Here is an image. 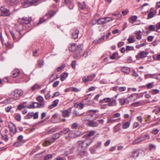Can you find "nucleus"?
Segmentation results:
<instances>
[{
	"instance_id": "obj_1",
	"label": "nucleus",
	"mask_w": 160,
	"mask_h": 160,
	"mask_svg": "<svg viewBox=\"0 0 160 160\" xmlns=\"http://www.w3.org/2000/svg\"><path fill=\"white\" fill-rule=\"evenodd\" d=\"M91 140L87 139L84 140H80L78 142V150L79 153L81 156L86 153L85 149L92 143Z\"/></svg>"
},
{
	"instance_id": "obj_2",
	"label": "nucleus",
	"mask_w": 160,
	"mask_h": 160,
	"mask_svg": "<svg viewBox=\"0 0 160 160\" xmlns=\"http://www.w3.org/2000/svg\"><path fill=\"white\" fill-rule=\"evenodd\" d=\"M40 0H27L24 2L23 5L24 8L32 6H35L40 2Z\"/></svg>"
},
{
	"instance_id": "obj_3",
	"label": "nucleus",
	"mask_w": 160,
	"mask_h": 160,
	"mask_svg": "<svg viewBox=\"0 0 160 160\" xmlns=\"http://www.w3.org/2000/svg\"><path fill=\"white\" fill-rule=\"evenodd\" d=\"M61 135L60 132L54 134L53 135L52 138L46 140L43 143L44 146H47L48 145L51 144L52 143L54 142V141L58 138L59 137L60 135Z\"/></svg>"
},
{
	"instance_id": "obj_4",
	"label": "nucleus",
	"mask_w": 160,
	"mask_h": 160,
	"mask_svg": "<svg viewBox=\"0 0 160 160\" xmlns=\"http://www.w3.org/2000/svg\"><path fill=\"white\" fill-rule=\"evenodd\" d=\"M146 138H149V136L148 134L145 135L140 137L134 140L132 142V144L134 145L138 143H139L144 140Z\"/></svg>"
},
{
	"instance_id": "obj_5",
	"label": "nucleus",
	"mask_w": 160,
	"mask_h": 160,
	"mask_svg": "<svg viewBox=\"0 0 160 160\" xmlns=\"http://www.w3.org/2000/svg\"><path fill=\"white\" fill-rule=\"evenodd\" d=\"M0 12L1 13L0 16L4 17L8 16L11 14L9 10L2 7H1L0 8Z\"/></svg>"
},
{
	"instance_id": "obj_6",
	"label": "nucleus",
	"mask_w": 160,
	"mask_h": 160,
	"mask_svg": "<svg viewBox=\"0 0 160 160\" xmlns=\"http://www.w3.org/2000/svg\"><path fill=\"white\" fill-rule=\"evenodd\" d=\"M31 18H30L24 17L19 18L18 21L21 24H28L30 23Z\"/></svg>"
},
{
	"instance_id": "obj_7",
	"label": "nucleus",
	"mask_w": 160,
	"mask_h": 160,
	"mask_svg": "<svg viewBox=\"0 0 160 160\" xmlns=\"http://www.w3.org/2000/svg\"><path fill=\"white\" fill-rule=\"evenodd\" d=\"M12 95L16 98H19L23 94V92L21 89H16L12 93Z\"/></svg>"
},
{
	"instance_id": "obj_8",
	"label": "nucleus",
	"mask_w": 160,
	"mask_h": 160,
	"mask_svg": "<svg viewBox=\"0 0 160 160\" xmlns=\"http://www.w3.org/2000/svg\"><path fill=\"white\" fill-rule=\"evenodd\" d=\"M77 137V135L74 131H70L69 132L68 137H66V138L67 140H70L69 138H75Z\"/></svg>"
},
{
	"instance_id": "obj_9",
	"label": "nucleus",
	"mask_w": 160,
	"mask_h": 160,
	"mask_svg": "<svg viewBox=\"0 0 160 160\" xmlns=\"http://www.w3.org/2000/svg\"><path fill=\"white\" fill-rule=\"evenodd\" d=\"M88 56V52H87L83 51H78L77 52V55L74 56V58H76V57L78 56H82L86 57Z\"/></svg>"
},
{
	"instance_id": "obj_10",
	"label": "nucleus",
	"mask_w": 160,
	"mask_h": 160,
	"mask_svg": "<svg viewBox=\"0 0 160 160\" xmlns=\"http://www.w3.org/2000/svg\"><path fill=\"white\" fill-rule=\"evenodd\" d=\"M148 53L146 51H142L136 56V58L138 59L144 58L146 56Z\"/></svg>"
},
{
	"instance_id": "obj_11",
	"label": "nucleus",
	"mask_w": 160,
	"mask_h": 160,
	"mask_svg": "<svg viewBox=\"0 0 160 160\" xmlns=\"http://www.w3.org/2000/svg\"><path fill=\"white\" fill-rule=\"evenodd\" d=\"M8 127L10 131L13 133H15L17 131V129L16 126L13 123H10L8 124Z\"/></svg>"
},
{
	"instance_id": "obj_12",
	"label": "nucleus",
	"mask_w": 160,
	"mask_h": 160,
	"mask_svg": "<svg viewBox=\"0 0 160 160\" xmlns=\"http://www.w3.org/2000/svg\"><path fill=\"white\" fill-rule=\"evenodd\" d=\"M56 13V12L52 10L49 11L48 13H47L44 18H47L46 19H48V18H51L53 17Z\"/></svg>"
},
{
	"instance_id": "obj_13",
	"label": "nucleus",
	"mask_w": 160,
	"mask_h": 160,
	"mask_svg": "<svg viewBox=\"0 0 160 160\" xmlns=\"http://www.w3.org/2000/svg\"><path fill=\"white\" fill-rule=\"evenodd\" d=\"M117 96V95L115 97L111 99V101L108 103V105L109 106H112L116 105L117 104L116 100Z\"/></svg>"
},
{
	"instance_id": "obj_14",
	"label": "nucleus",
	"mask_w": 160,
	"mask_h": 160,
	"mask_svg": "<svg viewBox=\"0 0 160 160\" xmlns=\"http://www.w3.org/2000/svg\"><path fill=\"white\" fill-rule=\"evenodd\" d=\"M87 125L89 127H96L98 125V124L95 121L90 120L87 123Z\"/></svg>"
},
{
	"instance_id": "obj_15",
	"label": "nucleus",
	"mask_w": 160,
	"mask_h": 160,
	"mask_svg": "<svg viewBox=\"0 0 160 160\" xmlns=\"http://www.w3.org/2000/svg\"><path fill=\"white\" fill-rule=\"evenodd\" d=\"M92 80L90 75H88L87 76H84L82 78V81L84 83L90 82Z\"/></svg>"
},
{
	"instance_id": "obj_16",
	"label": "nucleus",
	"mask_w": 160,
	"mask_h": 160,
	"mask_svg": "<svg viewBox=\"0 0 160 160\" xmlns=\"http://www.w3.org/2000/svg\"><path fill=\"white\" fill-rule=\"evenodd\" d=\"M79 33V31L78 29L75 30L72 33V37L74 39H76L78 38V34Z\"/></svg>"
},
{
	"instance_id": "obj_17",
	"label": "nucleus",
	"mask_w": 160,
	"mask_h": 160,
	"mask_svg": "<svg viewBox=\"0 0 160 160\" xmlns=\"http://www.w3.org/2000/svg\"><path fill=\"white\" fill-rule=\"evenodd\" d=\"M59 102V100L58 99H56L54 100L52 104L49 106V108L50 109H52L53 108L56 107L58 103Z\"/></svg>"
},
{
	"instance_id": "obj_18",
	"label": "nucleus",
	"mask_w": 160,
	"mask_h": 160,
	"mask_svg": "<svg viewBox=\"0 0 160 160\" xmlns=\"http://www.w3.org/2000/svg\"><path fill=\"white\" fill-rule=\"evenodd\" d=\"M157 11L156 10L154 11V12H149L148 15L147 19H148L153 17L155 15Z\"/></svg>"
},
{
	"instance_id": "obj_19",
	"label": "nucleus",
	"mask_w": 160,
	"mask_h": 160,
	"mask_svg": "<svg viewBox=\"0 0 160 160\" xmlns=\"http://www.w3.org/2000/svg\"><path fill=\"white\" fill-rule=\"evenodd\" d=\"M106 22V18H100L98 19V24H102Z\"/></svg>"
},
{
	"instance_id": "obj_20",
	"label": "nucleus",
	"mask_w": 160,
	"mask_h": 160,
	"mask_svg": "<svg viewBox=\"0 0 160 160\" xmlns=\"http://www.w3.org/2000/svg\"><path fill=\"white\" fill-rule=\"evenodd\" d=\"M130 157L133 158H136L138 157L136 150H134L132 152Z\"/></svg>"
},
{
	"instance_id": "obj_21",
	"label": "nucleus",
	"mask_w": 160,
	"mask_h": 160,
	"mask_svg": "<svg viewBox=\"0 0 160 160\" xmlns=\"http://www.w3.org/2000/svg\"><path fill=\"white\" fill-rule=\"evenodd\" d=\"M136 151L138 153V156H139L140 155H141L142 156L144 155L145 152L144 151L143 149H138L136 150Z\"/></svg>"
},
{
	"instance_id": "obj_22",
	"label": "nucleus",
	"mask_w": 160,
	"mask_h": 160,
	"mask_svg": "<svg viewBox=\"0 0 160 160\" xmlns=\"http://www.w3.org/2000/svg\"><path fill=\"white\" fill-rule=\"evenodd\" d=\"M104 37L105 35L104 34L102 35V37L101 38H100L98 40H94L93 41V43L95 44L100 43L104 39Z\"/></svg>"
},
{
	"instance_id": "obj_23",
	"label": "nucleus",
	"mask_w": 160,
	"mask_h": 160,
	"mask_svg": "<svg viewBox=\"0 0 160 160\" xmlns=\"http://www.w3.org/2000/svg\"><path fill=\"white\" fill-rule=\"evenodd\" d=\"M129 98H127L125 99L120 98L119 99V102L122 105H123L126 102H128V103L129 102V101L128 100Z\"/></svg>"
},
{
	"instance_id": "obj_24",
	"label": "nucleus",
	"mask_w": 160,
	"mask_h": 160,
	"mask_svg": "<svg viewBox=\"0 0 160 160\" xmlns=\"http://www.w3.org/2000/svg\"><path fill=\"white\" fill-rule=\"evenodd\" d=\"M113 118L108 117V123H113L117 121V119H113Z\"/></svg>"
},
{
	"instance_id": "obj_25",
	"label": "nucleus",
	"mask_w": 160,
	"mask_h": 160,
	"mask_svg": "<svg viewBox=\"0 0 160 160\" xmlns=\"http://www.w3.org/2000/svg\"><path fill=\"white\" fill-rule=\"evenodd\" d=\"M121 71L124 73H129L130 71L129 68L127 67H123L121 69Z\"/></svg>"
},
{
	"instance_id": "obj_26",
	"label": "nucleus",
	"mask_w": 160,
	"mask_h": 160,
	"mask_svg": "<svg viewBox=\"0 0 160 160\" xmlns=\"http://www.w3.org/2000/svg\"><path fill=\"white\" fill-rule=\"evenodd\" d=\"M143 103L142 101H139L138 102L133 103L132 104V105L135 107L138 106H141L143 105Z\"/></svg>"
},
{
	"instance_id": "obj_27",
	"label": "nucleus",
	"mask_w": 160,
	"mask_h": 160,
	"mask_svg": "<svg viewBox=\"0 0 160 160\" xmlns=\"http://www.w3.org/2000/svg\"><path fill=\"white\" fill-rule=\"evenodd\" d=\"M110 98H105L103 99L100 100V102L101 103H105V102H108L111 101Z\"/></svg>"
},
{
	"instance_id": "obj_28",
	"label": "nucleus",
	"mask_w": 160,
	"mask_h": 160,
	"mask_svg": "<svg viewBox=\"0 0 160 160\" xmlns=\"http://www.w3.org/2000/svg\"><path fill=\"white\" fill-rule=\"evenodd\" d=\"M12 100H15L16 99H15L14 98H8L6 100L3 101L2 102V103H10L11 102Z\"/></svg>"
},
{
	"instance_id": "obj_29",
	"label": "nucleus",
	"mask_w": 160,
	"mask_h": 160,
	"mask_svg": "<svg viewBox=\"0 0 160 160\" xmlns=\"http://www.w3.org/2000/svg\"><path fill=\"white\" fill-rule=\"evenodd\" d=\"M20 72L18 69H16L14 71H13L12 73V77L14 78H15L17 77L19 73Z\"/></svg>"
},
{
	"instance_id": "obj_30",
	"label": "nucleus",
	"mask_w": 160,
	"mask_h": 160,
	"mask_svg": "<svg viewBox=\"0 0 160 160\" xmlns=\"http://www.w3.org/2000/svg\"><path fill=\"white\" fill-rule=\"evenodd\" d=\"M79 8L82 10H83L86 8L85 2H83L82 3H79L78 5Z\"/></svg>"
},
{
	"instance_id": "obj_31",
	"label": "nucleus",
	"mask_w": 160,
	"mask_h": 160,
	"mask_svg": "<svg viewBox=\"0 0 160 160\" xmlns=\"http://www.w3.org/2000/svg\"><path fill=\"white\" fill-rule=\"evenodd\" d=\"M69 129L68 128H65L63 130L60 131L59 132L61 135H62V134H66L68 132H69Z\"/></svg>"
},
{
	"instance_id": "obj_32",
	"label": "nucleus",
	"mask_w": 160,
	"mask_h": 160,
	"mask_svg": "<svg viewBox=\"0 0 160 160\" xmlns=\"http://www.w3.org/2000/svg\"><path fill=\"white\" fill-rule=\"evenodd\" d=\"M130 123L128 122H125L122 125V128L124 129H126L128 128L130 126Z\"/></svg>"
},
{
	"instance_id": "obj_33",
	"label": "nucleus",
	"mask_w": 160,
	"mask_h": 160,
	"mask_svg": "<svg viewBox=\"0 0 160 160\" xmlns=\"http://www.w3.org/2000/svg\"><path fill=\"white\" fill-rule=\"evenodd\" d=\"M62 114L64 117H68L69 116L68 111L67 110L62 111Z\"/></svg>"
},
{
	"instance_id": "obj_34",
	"label": "nucleus",
	"mask_w": 160,
	"mask_h": 160,
	"mask_svg": "<svg viewBox=\"0 0 160 160\" xmlns=\"http://www.w3.org/2000/svg\"><path fill=\"white\" fill-rule=\"evenodd\" d=\"M84 105L82 103H79L78 104L75 105V108H77L80 109H82Z\"/></svg>"
},
{
	"instance_id": "obj_35",
	"label": "nucleus",
	"mask_w": 160,
	"mask_h": 160,
	"mask_svg": "<svg viewBox=\"0 0 160 160\" xmlns=\"http://www.w3.org/2000/svg\"><path fill=\"white\" fill-rule=\"evenodd\" d=\"M138 17L136 16H133L131 18H129V22H130V21H132L133 22L136 21L137 20Z\"/></svg>"
},
{
	"instance_id": "obj_36",
	"label": "nucleus",
	"mask_w": 160,
	"mask_h": 160,
	"mask_svg": "<svg viewBox=\"0 0 160 160\" xmlns=\"http://www.w3.org/2000/svg\"><path fill=\"white\" fill-rule=\"evenodd\" d=\"M112 15H114L116 17V19H120L122 17V15L120 13H112Z\"/></svg>"
},
{
	"instance_id": "obj_37",
	"label": "nucleus",
	"mask_w": 160,
	"mask_h": 160,
	"mask_svg": "<svg viewBox=\"0 0 160 160\" xmlns=\"http://www.w3.org/2000/svg\"><path fill=\"white\" fill-rule=\"evenodd\" d=\"M68 73H64L61 77V80L62 81H64L68 76Z\"/></svg>"
},
{
	"instance_id": "obj_38",
	"label": "nucleus",
	"mask_w": 160,
	"mask_h": 160,
	"mask_svg": "<svg viewBox=\"0 0 160 160\" xmlns=\"http://www.w3.org/2000/svg\"><path fill=\"white\" fill-rule=\"evenodd\" d=\"M33 115V113L31 112L29 113L25 117V119H29L31 118L32 117Z\"/></svg>"
},
{
	"instance_id": "obj_39",
	"label": "nucleus",
	"mask_w": 160,
	"mask_h": 160,
	"mask_svg": "<svg viewBox=\"0 0 160 160\" xmlns=\"http://www.w3.org/2000/svg\"><path fill=\"white\" fill-rule=\"evenodd\" d=\"M40 88L41 87L40 85L36 84L32 87V89L33 91L37 89H40Z\"/></svg>"
},
{
	"instance_id": "obj_40",
	"label": "nucleus",
	"mask_w": 160,
	"mask_h": 160,
	"mask_svg": "<svg viewBox=\"0 0 160 160\" xmlns=\"http://www.w3.org/2000/svg\"><path fill=\"white\" fill-rule=\"evenodd\" d=\"M23 143L24 142L22 141H20L15 143L13 145L14 146L18 147V146L21 145V144Z\"/></svg>"
},
{
	"instance_id": "obj_41",
	"label": "nucleus",
	"mask_w": 160,
	"mask_h": 160,
	"mask_svg": "<svg viewBox=\"0 0 160 160\" xmlns=\"http://www.w3.org/2000/svg\"><path fill=\"white\" fill-rule=\"evenodd\" d=\"M148 78H156L158 79V76L156 74H148Z\"/></svg>"
},
{
	"instance_id": "obj_42",
	"label": "nucleus",
	"mask_w": 160,
	"mask_h": 160,
	"mask_svg": "<svg viewBox=\"0 0 160 160\" xmlns=\"http://www.w3.org/2000/svg\"><path fill=\"white\" fill-rule=\"evenodd\" d=\"M150 92L152 94H157V93H159V91L158 90V89H152V90L151 91H150Z\"/></svg>"
},
{
	"instance_id": "obj_43",
	"label": "nucleus",
	"mask_w": 160,
	"mask_h": 160,
	"mask_svg": "<svg viewBox=\"0 0 160 160\" xmlns=\"http://www.w3.org/2000/svg\"><path fill=\"white\" fill-rule=\"evenodd\" d=\"M95 133V132L94 131H90L87 135L88 137H90L93 136Z\"/></svg>"
},
{
	"instance_id": "obj_44",
	"label": "nucleus",
	"mask_w": 160,
	"mask_h": 160,
	"mask_svg": "<svg viewBox=\"0 0 160 160\" xmlns=\"http://www.w3.org/2000/svg\"><path fill=\"white\" fill-rule=\"evenodd\" d=\"M78 126V124L77 122H75L73 123L72 125V128L73 129H75Z\"/></svg>"
},
{
	"instance_id": "obj_45",
	"label": "nucleus",
	"mask_w": 160,
	"mask_h": 160,
	"mask_svg": "<svg viewBox=\"0 0 160 160\" xmlns=\"http://www.w3.org/2000/svg\"><path fill=\"white\" fill-rule=\"evenodd\" d=\"M128 40L129 43H132L134 42L136 40L135 38L133 37L132 38H129L128 39Z\"/></svg>"
},
{
	"instance_id": "obj_46",
	"label": "nucleus",
	"mask_w": 160,
	"mask_h": 160,
	"mask_svg": "<svg viewBox=\"0 0 160 160\" xmlns=\"http://www.w3.org/2000/svg\"><path fill=\"white\" fill-rule=\"evenodd\" d=\"M155 27L153 25H151L149 27V29L150 31H155Z\"/></svg>"
},
{
	"instance_id": "obj_47",
	"label": "nucleus",
	"mask_w": 160,
	"mask_h": 160,
	"mask_svg": "<svg viewBox=\"0 0 160 160\" xmlns=\"http://www.w3.org/2000/svg\"><path fill=\"white\" fill-rule=\"evenodd\" d=\"M46 17H45L44 18V17H43V18H41L40 19V20L39 22L38 23V25H39L42 23L43 22L45 21V19H46Z\"/></svg>"
},
{
	"instance_id": "obj_48",
	"label": "nucleus",
	"mask_w": 160,
	"mask_h": 160,
	"mask_svg": "<svg viewBox=\"0 0 160 160\" xmlns=\"http://www.w3.org/2000/svg\"><path fill=\"white\" fill-rule=\"evenodd\" d=\"M118 55V54L117 52L113 53L110 56V58L112 59H116V56Z\"/></svg>"
},
{
	"instance_id": "obj_49",
	"label": "nucleus",
	"mask_w": 160,
	"mask_h": 160,
	"mask_svg": "<svg viewBox=\"0 0 160 160\" xmlns=\"http://www.w3.org/2000/svg\"><path fill=\"white\" fill-rule=\"evenodd\" d=\"M65 67V65L64 64H62L61 66L57 68V72H59L63 68Z\"/></svg>"
},
{
	"instance_id": "obj_50",
	"label": "nucleus",
	"mask_w": 160,
	"mask_h": 160,
	"mask_svg": "<svg viewBox=\"0 0 160 160\" xmlns=\"http://www.w3.org/2000/svg\"><path fill=\"white\" fill-rule=\"evenodd\" d=\"M126 88L125 87H118V90L120 92L124 91L126 90Z\"/></svg>"
},
{
	"instance_id": "obj_51",
	"label": "nucleus",
	"mask_w": 160,
	"mask_h": 160,
	"mask_svg": "<svg viewBox=\"0 0 160 160\" xmlns=\"http://www.w3.org/2000/svg\"><path fill=\"white\" fill-rule=\"evenodd\" d=\"M38 64L40 67L42 66L44 64V61L42 60H38Z\"/></svg>"
},
{
	"instance_id": "obj_52",
	"label": "nucleus",
	"mask_w": 160,
	"mask_h": 160,
	"mask_svg": "<svg viewBox=\"0 0 160 160\" xmlns=\"http://www.w3.org/2000/svg\"><path fill=\"white\" fill-rule=\"evenodd\" d=\"M32 106H33V108H38L39 106V103L36 102H33L32 104Z\"/></svg>"
},
{
	"instance_id": "obj_53",
	"label": "nucleus",
	"mask_w": 160,
	"mask_h": 160,
	"mask_svg": "<svg viewBox=\"0 0 160 160\" xmlns=\"http://www.w3.org/2000/svg\"><path fill=\"white\" fill-rule=\"evenodd\" d=\"M159 131L157 129H155L153 130L152 131V133L154 135H156L158 134Z\"/></svg>"
},
{
	"instance_id": "obj_54",
	"label": "nucleus",
	"mask_w": 160,
	"mask_h": 160,
	"mask_svg": "<svg viewBox=\"0 0 160 160\" xmlns=\"http://www.w3.org/2000/svg\"><path fill=\"white\" fill-rule=\"evenodd\" d=\"M64 2L67 5H69L71 3V0H64Z\"/></svg>"
},
{
	"instance_id": "obj_55",
	"label": "nucleus",
	"mask_w": 160,
	"mask_h": 160,
	"mask_svg": "<svg viewBox=\"0 0 160 160\" xmlns=\"http://www.w3.org/2000/svg\"><path fill=\"white\" fill-rule=\"evenodd\" d=\"M37 100L38 102H41L43 101L44 99L42 97L39 96L37 98Z\"/></svg>"
},
{
	"instance_id": "obj_56",
	"label": "nucleus",
	"mask_w": 160,
	"mask_h": 160,
	"mask_svg": "<svg viewBox=\"0 0 160 160\" xmlns=\"http://www.w3.org/2000/svg\"><path fill=\"white\" fill-rule=\"evenodd\" d=\"M83 48V45L82 44L78 45L77 46V50H82Z\"/></svg>"
},
{
	"instance_id": "obj_57",
	"label": "nucleus",
	"mask_w": 160,
	"mask_h": 160,
	"mask_svg": "<svg viewBox=\"0 0 160 160\" xmlns=\"http://www.w3.org/2000/svg\"><path fill=\"white\" fill-rule=\"evenodd\" d=\"M52 158V154H49L47 155L45 157V160H48L50 158Z\"/></svg>"
},
{
	"instance_id": "obj_58",
	"label": "nucleus",
	"mask_w": 160,
	"mask_h": 160,
	"mask_svg": "<svg viewBox=\"0 0 160 160\" xmlns=\"http://www.w3.org/2000/svg\"><path fill=\"white\" fill-rule=\"evenodd\" d=\"M50 94L49 92L45 96V98L47 100H49L50 98Z\"/></svg>"
},
{
	"instance_id": "obj_59",
	"label": "nucleus",
	"mask_w": 160,
	"mask_h": 160,
	"mask_svg": "<svg viewBox=\"0 0 160 160\" xmlns=\"http://www.w3.org/2000/svg\"><path fill=\"white\" fill-rule=\"evenodd\" d=\"M76 64V62L75 61H73L71 64L72 67L73 68H74L75 67Z\"/></svg>"
},
{
	"instance_id": "obj_60",
	"label": "nucleus",
	"mask_w": 160,
	"mask_h": 160,
	"mask_svg": "<svg viewBox=\"0 0 160 160\" xmlns=\"http://www.w3.org/2000/svg\"><path fill=\"white\" fill-rule=\"evenodd\" d=\"M128 12L129 11L128 10H126L124 11H122V13L123 16H125L128 13Z\"/></svg>"
},
{
	"instance_id": "obj_61",
	"label": "nucleus",
	"mask_w": 160,
	"mask_h": 160,
	"mask_svg": "<svg viewBox=\"0 0 160 160\" xmlns=\"http://www.w3.org/2000/svg\"><path fill=\"white\" fill-rule=\"evenodd\" d=\"M26 108V106H24L20 104L18 106V110H20L23 108Z\"/></svg>"
},
{
	"instance_id": "obj_62",
	"label": "nucleus",
	"mask_w": 160,
	"mask_h": 160,
	"mask_svg": "<svg viewBox=\"0 0 160 160\" xmlns=\"http://www.w3.org/2000/svg\"><path fill=\"white\" fill-rule=\"evenodd\" d=\"M59 82L58 81L55 82L53 84V87L54 88L57 87L59 84Z\"/></svg>"
},
{
	"instance_id": "obj_63",
	"label": "nucleus",
	"mask_w": 160,
	"mask_h": 160,
	"mask_svg": "<svg viewBox=\"0 0 160 160\" xmlns=\"http://www.w3.org/2000/svg\"><path fill=\"white\" fill-rule=\"evenodd\" d=\"M33 118L34 119H37L38 118V112H36L34 114L33 113Z\"/></svg>"
},
{
	"instance_id": "obj_64",
	"label": "nucleus",
	"mask_w": 160,
	"mask_h": 160,
	"mask_svg": "<svg viewBox=\"0 0 160 160\" xmlns=\"http://www.w3.org/2000/svg\"><path fill=\"white\" fill-rule=\"evenodd\" d=\"M91 23L92 25L95 24L96 23H98V19H93L91 21Z\"/></svg>"
}]
</instances>
